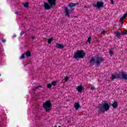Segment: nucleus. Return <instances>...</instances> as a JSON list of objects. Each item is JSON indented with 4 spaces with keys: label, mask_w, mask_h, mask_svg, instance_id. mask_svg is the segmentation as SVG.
<instances>
[{
    "label": "nucleus",
    "mask_w": 127,
    "mask_h": 127,
    "mask_svg": "<svg viewBox=\"0 0 127 127\" xmlns=\"http://www.w3.org/2000/svg\"><path fill=\"white\" fill-rule=\"evenodd\" d=\"M58 83V81L55 80L53 81V82H51V85L52 86H53L54 87H56V86H57V83Z\"/></svg>",
    "instance_id": "nucleus-14"
},
{
    "label": "nucleus",
    "mask_w": 127,
    "mask_h": 127,
    "mask_svg": "<svg viewBox=\"0 0 127 127\" xmlns=\"http://www.w3.org/2000/svg\"><path fill=\"white\" fill-rule=\"evenodd\" d=\"M127 14L125 13L123 15V17H125L126 18V17H127Z\"/></svg>",
    "instance_id": "nucleus-30"
},
{
    "label": "nucleus",
    "mask_w": 127,
    "mask_h": 127,
    "mask_svg": "<svg viewBox=\"0 0 127 127\" xmlns=\"http://www.w3.org/2000/svg\"><path fill=\"white\" fill-rule=\"evenodd\" d=\"M52 41H53V38H51L48 40V43L49 44H51V42H52Z\"/></svg>",
    "instance_id": "nucleus-18"
},
{
    "label": "nucleus",
    "mask_w": 127,
    "mask_h": 127,
    "mask_svg": "<svg viewBox=\"0 0 127 127\" xmlns=\"http://www.w3.org/2000/svg\"><path fill=\"white\" fill-rule=\"evenodd\" d=\"M39 88H42V85H38L36 86L33 88V91H36V90H38V89H39Z\"/></svg>",
    "instance_id": "nucleus-16"
},
{
    "label": "nucleus",
    "mask_w": 127,
    "mask_h": 127,
    "mask_svg": "<svg viewBox=\"0 0 127 127\" xmlns=\"http://www.w3.org/2000/svg\"><path fill=\"white\" fill-rule=\"evenodd\" d=\"M125 18H126L124 16L121 17L120 19V22H123V21L125 19Z\"/></svg>",
    "instance_id": "nucleus-23"
},
{
    "label": "nucleus",
    "mask_w": 127,
    "mask_h": 127,
    "mask_svg": "<svg viewBox=\"0 0 127 127\" xmlns=\"http://www.w3.org/2000/svg\"><path fill=\"white\" fill-rule=\"evenodd\" d=\"M46 2H44V7L46 10H49L51 9L53 5H56V0H47Z\"/></svg>",
    "instance_id": "nucleus-4"
},
{
    "label": "nucleus",
    "mask_w": 127,
    "mask_h": 127,
    "mask_svg": "<svg viewBox=\"0 0 127 127\" xmlns=\"http://www.w3.org/2000/svg\"><path fill=\"white\" fill-rule=\"evenodd\" d=\"M23 34H24V31H21L20 33V35H23Z\"/></svg>",
    "instance_id": "nucleus-29"
},
{
    "label": "nucleus",
    "mask_w": 127,
    "mask_h": 127,
    "mask_svg": "<svg viewBox=\"0 0 127 127\" xmlns=\"http://www.w3.org/2000/svg\"><path fill=\"white\" fill-rule=\"evenodd\" d=\"M22 4L23 5L24 7H26V8H28L29 7V3H28V2L26 3H22Z\"/></svg>",
    "instance_id": "nucleus-15"
},
{
    "label": "nucleus",
    "mask_w": 127,
    "mask_h": 127,
    "mask_svg": "<svg viewBox=\"0 0 127 127\" xmlns=\"http://www.w3.org/2000/svg\"><path fill=\"white\" fill-rule=\"evenodd\" d=\"M109 53L110 56L114 55V52H113V49H111L110 50V51H109Z\"/></svg>",
    "instance_id": "nucleus-20"
},
{
    "label": "nucleus",
    "mask_w": 127,
    "mask_h": 127,
    "mask_svg": "<svg viewBox=\"0 0 127 127\" xmlns=\"http://www.w3.org/2000/svg\"><path fill=\"white\" fill-rule=\"evenodd\" d=\"M15 14H18V11H16L15 12Z\"/></svg>",
    "instance_id": "nucleus-34"
},
{
    "label": "nucleus",
    "mask_w": 127,
    "mask_h": 127,
    "mask_svg": "<svg viewBox=\"0 0 127 127\" xmlns=\"http://www.w3.org/2000/svg\"><path fill=\"white\" fill-rule=\"evenodd\" d=\"M51 107H52V103H51V101L50 100H48L43 104V107L44 109H45L46 113H49L50 112Z\"/></svg>",
    "instance_id": "nucleus-6"
},
{
    "label": "nucleus",
    "mask_w": 127,
    "mask_h": 127,
    "mask_svg": "<svg viewBox=\"0 0 127 127\" xmlns=\"http://www.w3.org/2000/svg\"><path fill=\"white\" fill-rule=\"evenodd\" d=\"M47 88H48V89H51L52 88V85L51 83L48 84L47 85Z\"/></svg>",
    "instance_id": "nucleus-19"
},
{
    "label": "nucleus",
    "mask_w": 127,
    "mask_h": 127,
    "mask_svg": "<svg viewBox=\"0 0 127 127\" xmlns=\"http://www.w3.org/2000/svg\"><path fill=\"white\" fill-rule=\"evenodd\" d=\"M76 5H79V3H69L67 5V7L66 6L64 7L65 16L70 17V13H71V12H72L74 10V8H73V7H74V6H76Z\"/></svg>",
    "instance_id": "nucleus-1"
},
{
    "label": "nucleus",
    "mask_w": 127,
    "mask_h": 127,
    "mask_svg": "<svg viewBox=\"0 0 127 127\" xmlns=\"http://www.w3.org/2000/svg\"><path fill=\"white\" fill-rule=\"evenodd\" d=\"M86 56V53L84 50H77L74 53L73 58L74 59H83Z\"/></svg>",
    "instance_id": "nucleus-5"
},
{
    "label": "nucleus",
    "mask_w": 127,
    "mask_h": 127,
    "mask_svg": "<svg viewBox=\"0 0 127 127\" xmlns=\"http://www.w3.org/2000/svg\"><path fill=\"white\" fill-rule=\"evenodd\" d=\"M115 34V36L116 37H117V38H118L119 39H121V38H122V34H121V33H120V32L119 31H115L114 32Z\"/></svg>",
    "instance_id": "nucleus-10"
},
{
    "label": "nucleus",
    "mask_w": 127,
    "mask_h": 127,
    "mask_svg": "<svg viewBox=\"0 0 127 127\" xmlns=\"http://www.w3.org/2000/svg\"><path fill=\"white\" fill-rule=\"evenodd\" d=\"M26 56L27 57H30L31 56V53H30V51H28L26 52Z\"/></svg>",
    "instance_id": "nucleus-17"
},
{
    "label": "nucleus",
    "mask_w": 127,
    "mask_h": 127,
    "mask_svg": "<svg viewBox=\"0 0 127 127\" xmlns=\"http://www.w3.org/2000/svg\"><path fill=\"white\" fill-rule=\"evenodd\" d=\"M84 89L85 87L82 85L77 86L76 87V90H77L78 92L80 93V94H82L83 90H84Z\"/></svg>",
    "instance_id": "nucleus-9"
},
{
    "label": "nucleus",
    "mask_w": 127,
    "mask_h": 127,
    "mask_svg": "<svg viewBox=\"0 0 127 127\" xmlns=\"http://www.w3.org/2000/svg\"><path fill=\"white\" fill-rule=\"evenodd\" d=\"M92 40V37H89L88 39H87V42H88V43H91V41Z\"/></svg>",
    "instance_id": "nucleus-21"
},
{
    "label": "nucleus",
    "mask_w": 127,
    "mask_h": 127,
    "mask_svg": "<svg viewBox=\"0 0 127 127\" xmlns=\"http://www.w3.org/2000/svg\"><path fill=\"white\" fill-rule=\"evenodd\" d=\"M91 90H92V91H94V90H95V87H92L91 88Z\"/></svg>",
    "instance_id": "nucleus-32"
},
{
    "label": "nucleus",
    "mask_w": 127,
    "mask_h": 127,
    "mask_svg": "<svg viewBox=\"0 0 127 127\" xmlns=\"http://www.w3.org/2000/svg\"><path fill=\"white\" fill-rule=\"evenodd\" d=\"M110 1H111V4H115V2H114V0H110Z\"/></svg>",
    "instance_id": "nucleus-28"
},
{
    "label": "nucleus",
    "mask_w": 127,
    "mask_h": 127,
    "mask_svg": "<svg viewBox=\"0 0 127 127\" xmlns=\"http://www.w3.org/2000/svg\"><path fill=\"white\" fill-rule=\"evenodd\" d=\"M118 79H120L122 80V79H124V80H125V81H127V72L124 71V70H122L120 73L116 74Z\"/></svg>",
    "instance_id": "nucleus-7"
},
{
    "label": "nucleus",
    "mask_w": 127,
    "mask_h": 127,
    "mask_svg": "<svg viewBox=\"0 0 127 127\" xmlns=\"http://www.w3.org/2000/svg\"><path fill=\"white\" fill-rule=\"evenodd\" d=\"M105 0V1H107V0Z\"/></svg>",
    "instance_id": "nucleus-36"
},
{
    "label": "nucleus",
    "mask_w": 127,
    "mask_h": 127,
    "mask_svg": "<svg viewBox=\"0 0 127 127\" xmlns=\"http://www.w3.org/2000/svg\"><path fill=\"white\" fill-rule=\"evenodd\" d=\"M28 64H29V63H27V65H28Z\"/></svg>",
    "instance_id": "nucleus-35"
},
{
    "label": "nucleus",
    "mask_w": 127,
    "mask_h": 127,
    "mask_svg": "<svg viewBox=\"0 0 127 127\" xmlns=\"http://www.w3.org/2000/svg\"><path fill=\"white\" fill-rule=\"evenodd\" d=\"M68 80H69V77L68 76H65L64 78L65 82H68Z\"/></svg>",
    "instance_id": "nucleus-26"
},
{
    "label": "nucleus",
    "mask_w": 127,
    "mask_h": 127,
    "mask_svg": "<svg viewBox=\"0 0 127 127\" xmlns=\"http://www.w3.org/2000/svg\"><path fill=\"white\" fill-rule=\"evenodd\" d=\"M25 55V53H23L22 55L20 57V59H24V58H25V56H24Z\"/></svg>",
    "instance_id": "nucleus-22"
},
{
    "label": "nucleus",
    "mask_w": 127,
    "mask_h": 127,
    "mask_svg": "<svg viewBox=\"0 0 127 127\" xmlns=\"http://www.w3.org/2000/svg\"><path fill=\"white\" fill-rule=\"evenodd\" d=\"M56 48H58L59 49H63V48H64V45L59 43H57L56 44Z\"/></svg>",
    "instance_id": "nucleus-11"
},
{
    "label": "nucleus",
    "mask_w": 127,
    "mask_h": 127,
    "mask_svg": "<svg viewBox=\"0 0 127 127\" xmlns=\"http://www.w3.org/2000/svg\"><path fill=\"white\" fill-rule=\"evenodd\" d=\"M104 61H105V59L97 55L95 59L94 58H91L89 63L90 64V66H94V65H95V63H96V65L98 67V66H99L101 63H103Z\"/></svg>",
    "instance_id": "nucleus-3"
},
{
    "label": "nucleus",
    "mask_w": 127,
    "mask_h": 127,
    "mask_svg": "<svg viewBox=\"0 0 127 127\" xmlns=\"http://www.w3.org/2000/svg\"><path fill=\"white\" fill-rule=\"evenodd\" d=\"M110 106L109 105V103L107 101H104L103 104L100 105V106L97 107L98 109L97 112L98 114H105L106 112H108L110 110Z\"/></svg>",
    "instance_id": "nucleus-2"
},
{
    "label": "nucleus",
    "mask_w": 127,
    "mask_h": 127,
    "mask_svg": "<svg viewBox=\"0 0 127 127\" xmlns=\"http://www.w3.org/2000/svg\"><path fill=\"white\" fill-rule=\"evenodd\" d=\"M31 38H32V39H35V38H36V36H31Z\"/></svg>",
    "instance_id": "nucleus-27"
},
{
    "label": "nucleus",
    "mask_w": 127,
    "mask_h": 127,
    "mask_svg": "<svg viewBox=\"0 0 127 127\" xmlns=\"http://www.w3.org/2000/svg\"><path fill=\"white\" fill-rule=\"evenodd\" d=\"M94 7H96V8H98L100 9L101 7H103L104 6V2L103 1H97L96 4L93 5Z\"/></svg>",
    "instance_id": "nucleus-8"
},
{
    "label": "nucleus",
    "mask_w": 127,
    "mask_h": 127,
    "mask_svg": "<svg viewBox=\"0 0 127 127\" xmlns=\"http://www.w3.org/2000/svg\"><path fill=\"white\" fill-rule=\"evenodd\" d=\"M121 34L123 36L126 35V34H127V31L126 30L125 32H122Z\"/></svg>",
    "instance_id": "nucleus-25"
},
{
    "label": "nucleus",
    "mask_w": 127,
    "mask_h": 127,
    "mask_svg": "<svg viewBox=\"0 0 127 127\" xmlns=\"http://www.w3.org/2000/svg\"><path fill=\"white\" fill-rule=\"evenodd\" d=\"M2 42H3V43H4V42H5V39H2Z\"/></svg>",
    "instance_id": "nucleus-33"
},
{
    "label": "nucleus",
    "mask_w": 127,
    "mask_h": 127,
    "mask_svg": "<svg viewBox=\"0 0 127 127\" xmlns=\"http://www.w3.org/2000/svg\"><path fill=\"white\" fill-rule=\"evenodd\" d=\"M80 104H79V103L78 102H75L74 103V108L76 110V111L79 110V108H80Z\"/></svg>",
    "instance_id": "nucleus-12"
},
{
    "label": "nucleus",
    "mask_w": 127,
    "mask_h": 127,
    "mask_svg": "<svg viewBox=\"0 0 127 127\" xmlns=\"http://www.w3.org/2000/svg\"><path fill=\"white\" fill-rule=\"evenodd\" d=\"M111 79H112V80H114L115 79H117V77H116L115 75L112 74L111 76Z\"/></svg>",
    "instance_id": "nucleus-24"
},
{
    "label": "nucleus",
    "mask_w": 127,
    "mask_h": 127,
    "mask_svg": "<svg viewBox=\"0 0 127 127\" xmlns=\"http://www.w3.org/2000/svg\"><path fill=\"white\" fill-rule=\"evenodd\" d=\"M101 33H102L103 34L106 33V31H105V30L102 31L101 32Z\"/></svg>",
    "instance_id": "nucleus-31"
},
{
    "label": "nucleus",
    "mask_w": 127,
    "mask_h": 127,
    "mask_svg": "<svg viewBox=\"0 0 127 127\" xmlns=\"http://www.w3.org/2000/svg\"><path fill=\"white\" fill-rule=\"evenodd\" d=\"M0 76H1L0 74Z\"/></svg>",
    "instance_id": "nucleus-37"
},
{
    "label": "nucleus",
    "mask_w": 127,
    "mask_h": 127,
    "mask_svg": "<svg viewBox=\"0 0 127 127\" xmlns=\"http://www.w3.org/2000/svg\"><path fill=\"white\" fill-rule=\"evenodd\" d=\"M113 109H117L118 108V106H119L118 105V102H114L112 105Z\"/></svg>",
    "instance_id": "nucleus-13"
}]
</instances>
